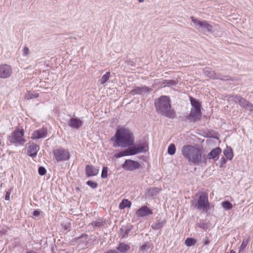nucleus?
Listing matches in <instances>:
<instances>
[{
	"label": "nucleus",
	"mask_w": 253,
	"mask_h": 253,
	"mask_svg": "<svg viewBox=\"0 0 253 253\" xmlns=\"http://www.w3.org/2000/svg\"><path fill=\"white\" fill-rule=\"evenodd\" d=\"M224 162L225 163V158H223Z\"/></svg>",
	"instance_id": "nucleus-47"
},
{
	"label": "nucleus",
	"mask_w": 253,
	"mask_h": 253,
	"mask_svg": "<svg viewBox=\"0 0 253 253\" xmlns=\"http://www.w3.org/2000/svg\"><path fill=\"white\" fill-rule=\"evenodd\" d=\"M247 246V243H245L244 241L242 243L241 246V249H244Z\"/></svg>",
	"instance_id": "nucleus-43"
},
{
	"label": "nucleus",
	"mask_w": 253,
	"mask_h": 253,
	"mask_svg": "<svg viewBox=\"0 0 253 253\" xmlns=\"http://www.w3.org/2000/svg\"><path fill=\"white\" fill-rule=\"evenodd\" d=\"M136 215L138 217H144L152 214V211L147 206L141 207L137 210L135 212Z\"/></svg>",
	"instance_id": "nucleus-13"
},
{
	"label": "nucleus",
	"mask_w": 253,
	"mask_h": 253,
	"mask_svg": "<svg viewBox=\"0 0 253 253\" xmlns=\"http://www.w3.org/2000/svg\"><path fill=\"white\" fill-rule=\"evenodd\" d=\"M38 172L41 175H43L46 173V170L44 167H40L39 168Z\"/></svg>",
	"instance_id": "nucleus-35"
},
{
	"label": "nucleus",
	"mask_w": 253,
	"mask_h": 253,
	"mask_svg": "<svg viewBox=\"0 0 253 253\" xmlns=\"http://www.w3.org/2000/svg\"><path fill=\"white\" fill-rule=\"evenodd\" d=\"M39 96L38 94L31 92L28 91L26 96V97L27 99H31L33 98H37Z\"/></svg>",
	"instance_id": "nucleus-29"
},
{
	"label": "nucleus",
	"mask_w": 253,
	"mask_h": 253,
	"mask_svg": "<svg viewBox=\"0 0 253 253\" xmlns=\"http://www.w3.org/2000/svg\"><path fill=\"white\" fill-rule=\"evenodd\" d=\"M151 91L152 89L146 86H136L130 91V93L132 95H145L149 93Z\"/></svg>",
	"instance_id": "nucleus-12"
},
{
	"label": "nucleus",
	"mask_w": 253,
	"mask_h": 253,
	"mask_svg": "<svg viewBox=\"0 0 253 253\" xmlns=\"http://www.w3.org/2000/svg\"><path fill=\"white\" fill-rule=\"evenodd\" d=\"M130 247L128 245L124 243H121L117 247V250L119 251V253H126L130 249Z\"/></svg>",
	"instance_id": "nucleus-21"
},
{
	"label": "nucleus",
	"mask_w": 253,
	"mask_h": 253,
	"mask_svg": "<svg viewBox=\"0 0 253 253\" xmlns=\"http://www.w3.org/2000/svg\"><path fill=\"white\" fill-rule=\"evenodd\" d=\"M61 226L64 228L65 230L70 231L71 226L70 222H62Z\"/></svg>",
	"instance_id": "nucleus-31"
},
{
	"label": "nucleus",
	"mask_w": 253,
	"mask_h": 253,
	"mask_svg": "<svg viewBox=\"0 0 253 253\" xmlns=\"http://www.w3.org/2000/svg\"><path fill=\"white\" fill-rule=\"evenodd\" d=\"M134 140L133 134L129 129L123 126L118 127L115 135L111 138V141L114 142L113 146L115 147L131 146Z\"/></svg>",
	"instance_id": "nucleus-1"
},
{
	"label": "nucleus",
	"mask_w": 253,
	"mask_h": 253,
	"mask_svg": "<svg viewBox=\"0 0 253 253\" xmlns=\"http://www.w3.org/2000/svg\"><path fill=\"white\" fill-rule=\"evenodd\" d=\"M222 207L226 210H231L233 208L232 204L229 201H224L221 203Z\"/></svg>",
	"instance_id": "nucleus-27"
},
{
	"label": "nucleus",
	"mask_w": 253,
	"mask_h": 253,
	"mask_svg": "<svg viewBox=\"0 0 253 253\" xmlns=\"http://www.w3.org/2000/svg\"><path fill=\"white\" fill-rule=\"evenodd\" d=\"M102 222H91L89 225H91L93 227H99L102 225Z\"/></svg>",
	"instance_id": "nucleus-39"
},
{
	"label": "nucleus",
	"mask_w": 253,
	"mask_h": 253,
	"mask_svg": "<svg viewBox=\"0 0 253 253\" xmlns=\"http://www.w3.org/2000/svg\"><path fill=\"white\" fill-rule=\"evenodd\" d=\"M148 149V147L146 144L142 146H134L133 147L121 151L115 155L117 158H120L123 156L128 155H133L137 153L146 152Z\"/></svg>",
	"instance_id": "nucleus-5"
},
{
	"label": "nucleus",
	"mask_w": 253,
	"mask_h": 253,
	"mask_svg": "<svg viewBox=\"0 0 253 253\" xmlns=\"http://www.w3.org/2000/svg\"><path fill=\"white\" fill-rule=\"evenodd\" d=\"M99 172V169L92 165H87L85 167V174L87 177L96 175Z\"/></svg>",
	"instance_id": "nucleus-15"
},
{
	"label": "nucleus",
	"mask_w": 253,
	"mask_h": 253,
	"mask_svg": "<svg viewBox=\"0 0 253 253\" xmlns=\"http://www.w3.org/2000/svg\"><path fill=\"white\" fill-rule=\"evenodd\" d=\"M83 122L78 118H71L68 122V125L72 128L78 129L82 126Z\"/></svg>",
	"instance_id": "nucleus-16"
},
{
	"label": "nucleus",
	"mask_w": 253,
	"mask_h": 253,
	"mask_svg": "<svg viewBox=\"0 0 253 253\" xmlns=\"http://www.w3.org/2000/svg\"><path fill=\"white\" fill-rule=\"evenodd\" d=\"M196 207L199 210H202L203 211H207L209 204L208 197L206 194H202L200 195Z\"/></svg>",
	"instance_id": "nucleus-8"
},
{
	"label": "nucleus",
	"mask_w": 253,
	"mask_h": 253,
	"mask_svg": "<svg viewBox=\"0 0 253 253\" xmlns=\"http://www.w3.org/2000/svg\"><path fill=\"white\" fill-rule=\"evenodd\" d=\"M39 150V146L36 144L32 143L29 146L27 153L28 155L34 158L37 156Z\"/></svg>",
	"instance_id": "nucleus-17"
},
{
	"label": "nucleus",
	"mask_w": 253,
	"mask_h": 253,
	"mask_svg": "<svg viewBox=\"0 0 253 253\" xmlns=\"http://www.w3.org/2000/svg\"><path fill=\"white\" fill-rule=\"evenodd\" d=\"M108 168L106 167H104L102 169L101 177L103 178H107V177Z\"/></svg>",
	"instance_id": "nucleus-34"
},
{
	"label": "nucleus",
	"mask_w": 253,
	"mask_h": 253,
	"mask_svg": "<svg viewBox=\"0 0 253 253\" xmlns=\"http://www.w3.org/2000/svg\"><path fill=\"white\" fill-rule=\"evenodd\" d=\"M30 54V50L28 47H24L23 50V55L27 56Z\"/></svg>",
	"instance_id": "nucleus-38"
},
{
	"label": "nucleus",
	"mask_w": 253,
	"mask_h": 253,
	"mask_svg": "<svg viewBox=\"0 0 253 253\" xmlns=\"http://www.w3.org/2000/svg\"><path fill=\"white\" fill-rule=\"evenodd\" d=\"M24 130L17 129L12 132L8 137V140L12 143H17L19 145H23L26 142V140L23 138L24 135Z\"/></svg>",
	"instance_id": "nucleus-6"
},
{
	"label": "nucleus",
	"mask_w": 253,
	"mask_h": 253,
	"mask_svg": "<svg viewBox=\"0 0 253 253\" xmlns=\"http://www.w3.org/2000/svg\"><path fill=\"white\" fill-rule=\"evenodd\" d=\"M232 98L233 100L236 103H238L241 107L250 111H253V104L244 98L237 95L233 96Z\"/></svg>",
	"instance_id": "nucleus-9"
},
{
	"label": "nucleus",
	"mask_w": 253,
	"mask_h": 253,
	"mask_svg": "<svg viewBox=\"0 0 253 253\" xmlns=\"http://www.w3.org/2000/svg\"><path fill=\"white\" fill-rule=\"evenodd\" d=\"M225 156L227 159L231 160L233 158V152L231 148L227 147L223 151Z\"/></svg>",
	"instance_id": "nucleus-25"
},
{
	"label": "nucleus",
	"mask_w": 253,
	"mask_h": 253,
	"mask_svg": "<svg viewBox=\"0 0 253 253\" xmlns=\"http://www.w3.org/2000/svg\"><path fill=\"white\" fill-rule=\"evenodd\" d=\"M210 243V241L208 239H207V240L205 242L204 245H208Z\"/></svg>",
	"instance_id": "nucleus-44"
},
{
	"label": "nucleus",
	"mask_w": 253,
	"mask_h": 253,
	"mask_svg": "<svg viewBox=\"0 0 253 253\" xmlns=\"http://www.w3.org/2000/svg\"><path fill=\"white\" fill-rule=\"evenodd\" d=\"M190 101L192 106V109H201V105L199 102L196 99L191 97Z\"/></svg>",
	"instance_id": "nucleus-26"
},
{
	"label": "nucleus",
	"mask_w": 253,
	"mask_h": 253,
	"mask_svg": "<svg viewBox=\"0 0 253 253\" xmlns=\"http://www.w3.org/2000/svg\"><path fill=\"white\" fill-rule=\"evenodd\" d=\"M47 134V130L44 128L35 130L33 132L31 139L35 140L45 137Z\"/></svg>",
	"instance_id": "nucleus-14"
},
{
	"label": "nucleus",
	"mask_w": 253,
	"mask_h": 253,
	"mask_svg": "<svg viewBox=\"0 0 253 253\" xmlns=\"http://www.w3.org/2000/svg\"><path fill=\"white\" fill-rule=\"evenodd\" d=\"M168 153L170 155L174 154V144H171L169 147Z\"/></svg>",
	"instance_id": "nucleus-36"
},
{
	"label": "nucleus",
	"mask_w": 253,
	"mask_h": 253,
	"mask_svg": "<svg viewBox=\"0 0 253 253\" xmlns=\"http://www.w3.org/2000/svg\"><path fill=\"white\" fill-rule=\"evenodd\" d=\"M86 184L93 189H95L97 186V183L91 180H88L86 182Z\"/></svg>",
	"instance_id": "nucleus-32"
},
{
	"label": "nucleus",
	"mask_w": 253,
	"mask_h": 253,
	"mask_svg": "<svg viewBox=\"0 0 253 253\" xmlns=\"http://www.w3.org/2000/svg\"><path fill=\"white\" fill-rule=\"evenodd\" d=\"M190 18L193 24V26L196 29L201 30L204 33L207 34L211 33L213 32V26L208 21L205 20H200L193 16L191 17Z\"/></svg>",
	"instance_id": "nucleus-4"
},
{
	"label": "nucleus",
	"mask_w": 253,
	"mask_h": 253,
	"mask_svg": "<svg viewBox=\"0 0 253 253\" xmlns=\"http://www.w3.org/2000/svg\"><path fill=\"white\" fill-rule=\"evenodd\" d=\"M196 239L191 238H188L185 240V244L187 246L190 247V246H193L196 243Z\"/></svg>",
	"instance_id": "nucleus-28"
},
{
	"label": "nucleus",
	"mask_w": 253,
	"mask_h": 253,
	"mask_svg": "<svg viewBox=\"0 0 253 253\" xmlns=\"http://www.w3.org/2000/svg\"><path fill=\"white\" fill-rule=\"evenodd\" d=\"M221 150L220 148L217 147L212 149L211 152L208 155V158L209 159H212L217 160L219 158V155L221 153Z\"/></svg>",
	"instance_id": "nucleus-18"
},
{
	"label": "nucleus",
	"mask_w": 253,
	"mask_h": 253,
	"mask_svg": "<svg viewBox=\"0 0 253 253\" xmlns=\"http://www.w3.org/2000/svg\"><path fill=\"white\" fill-rule=\"evenodd\" d=\"M150 193L152 195L156 194L159 192V189L157 188H153L150 190Z\"/></svg>",
	"instance_id": "nucleus-41"
},
{
	"label": "nucleus",
	"mask_w": 253,
	"mask_h": 253,
	"mask_svg": "<svg viewBox=\"0 0 253 253\" xmlns=\"http://www.w3.org/2000/svg\"><path fill=\"white\" fill-rule=\"evenodd\" d=\"M201 115V109H191L189 119L192 121H196Z\"/></svg>",
	"instance_id": "nucleus-19"
},
{
	"label": "nucleus",
	"mask_w": 253,
	"mask_h": 253,
	"mask_svg": "<svg viewBox=\"0 0 253 253\" xmlns=\"http://www.w3.org/2000/svg\"><path fill=\"white\" fill-rule=\"evenodd\" d=\"M164 223V222H154L153 224L151 225V227L155 230L159 229L163 226Z\"/></svg>",
	"instance_id": "nucleus-30"
},
{
	"label": "nucleus",
	"mask_w": 253,
	"mask_h": 253,
	"mask_svg": "<svg viewBox=\"0 0 253 253\" xmlns=\"http://www.w3.org/2000/svg\"><path fill=\"white\" fill-rule=\"evenodd\" d=\"M140 164L137 162L131 160H126L125 163L122 165V168L126 170L132 171L140 167Z\"/></svg>",
	"instance_id": "nucleus-10"
},
{
	"label": "nucleus",
	"mask_w": 253,
	"mask_h": 253,
	"mask_svg": "<svg viewBox=\"0 0 253 253\" xmlns=\"http://www.w3.org/2000/svg\"><path fill=\"white\" fill-rule=\"evenodd\" d=\"M12 73L11 67L7 64L0 65V78L6 79L9 78Z\"/></svg>",
	"instance_id": "nucleus-11"
},
{
	"label": "nucleus",
	"mask_w": 253,
	"mask_h": 253,
	"mask_svg": "<svg viewBox=\"0 0 253 253\" xmlns=\"http://www.w3.org/2000/svg\"><path fill=\"white\" fill-rule=\"evenodd\" d=\"M144 0H138V1H139V2H143V1H144Z\"/></svg>",
	"instance_id": "nucleus-46"
},
{
	"label": "nucleus",
	"mask_w": 253,
	"mask_h": 253,
	"mask_svg": "<svg viewBox=\"0 0 253 253\" xmlns=\"http://www.w3.org/2000/svg\"><path fill=\"white\" fill-rule=\"evenodd\" d=\"M197 227H200L201 228L206 229L208 227V225L205 222H198L197 224Z\"/></svg>",
	"instance_id": "nucleus-33"
},
{
	"label": "nucleus",
	"mask_w": 253,
	"mask_h": 253,
	"mask_svg": "<svg viewBox=\"0 0 253 253\" xmlns=\"http://www.w3.org/2000/svg\"><path fill=\"white\" fill-rule=\"evenodd\" d=\"M110 72H107L105 74L103 75L101 78L98 80V84H104L110 78Z\"/></svg>",
	"instance_id": "nucleus-24"
},
{
	"label": "nucleus",
	"mask_w": 253,
	"mask_h": 253,
	"mask_svg": "<svg viewBox=\"0 0 253 253\" xmlns=\"http://www.w3.org/2000/svg\"><path fill=\"white\" fill-rule=\"evenodd\" d=\"M171 101L168 96L163 95L155 100L154 105L158 114L171 118L173 116Z\"/></svg>",
	"instance_id": "nucleus-2"
},
{
	"label": "nucleus",
	"mask_w": 253,
	"mask_h": 253,
	"mask_svg": "<svg viewBox=\"0 0 253 253\" xmlns=\"http://www.w3.org/2000/svg\"><path fill=\"white\" fill-rule=\"evenodd\" d=\"M11 191H12V189H9L7 191L6 194H5V199L6 201L9 200L10 195L11 194Z\"/></svg>",
	"instance_id": "nucleus-40"
},
{
	"label": "nucleus",
	"mask_w": 253,
	"mask_h": 253,
	"mask_svg": "<svg viewBox=\"0 0 253 253\" xmlns=\"http://www.w3.org/2000/svg\"><path fill=\"white\" fill-rule=\"evenodd\" d=\"M132 225L127 224V225L126 226H122V228H121V231L122 232V238H126L128 236V233L130 231V230L132 228Z\"/></svg>",
	"instance_id": "nucleus-20"
},
{
	"label": "nucleus",
	"mask_w": 253,
	"mask_h": 253,
	"mask_svg": "<svg viewBox=\"0 0 253 253\" xmlns=\"http://www.w3.org/2000/svg\"><path fill=\"white\" fill-rule=\"evenodd\" d=\"M40 213H41V211L40 210H35L33 212V215L36 217L39 216L40 215Z\"/></svg>",
	"instance_id": "nucleus-42"
},
{
	"label": "nucleus",
	"mask_w": 253,
	"mask_h": 253,
	"mask_svg": "<svg viewBox=\"0 0 253 253\" xmlns=\"http://www.w3.org/2000/svg\"><path fill=\"white\" fill-rule=\"evenodd\" d=\"M182 153L189 163L194 164H199L204 158L201 150L191 145L184 146L182 149Z\"/></svg>",
	"instance_id": "nucleus-3"
},
{
	"label": "nucleus",
	"mask_w": 253,
	"mask_h": 253,
	"mask_svg": "<svg viewBox=\"0 0 253 253\" xmlns=\"http://www.w3.org/2000/svg\"><path fill=\"white\" fill-rule=\"evenodd\" d=\"M205 75L210 78L216 79L217 78L215 72L210 68H206L204 70Z\"/></svg>",
	"instance_id": "nucleus-23"
},
{
	"label": "nucleus",
	"mask_w": 253,
	"mask_h": 253,
	"mask_svg": "<svg viewBox=\"0 0 253 253\" xmlns=\"http://www.w3.org/2000/svg\"><path fill=\"white\" fill-rule=\"evenodd\" d=\"M54 157L57 161H65L70 158L69 152L64 148H60L53 152Z\"/></svg>",
	"instance_id": "nucleus-7"
},
{
	"label": "nucleus",
	"mask_w": 253,
	"mask_h": 253,
	"mask_svg": "<svg viewBox=\"0 0 253 253\" xmlns=\"http://www.w3.org/2000/svg\"><path fill=\"white\" fill-rule=\"evenodd\" d=\"M26 253H36L34 251H30V252H27Z\"/></svg>",
	"instance_id": "nucleus-45"
},
{
	"label": "nucleus",
	"mask_w": 253,
	"mask_h": 253,
	"mask_svg": "<svg viewBox=\"0 0 253 253\" xmlns=\"http://www.w3.org/2000/svg\"><path fill=\"white\" fill-rule=\"evenodd\" d=\"M131 203L127 199H123L119 205V209L120 210H124L126 208H130Z\"/></svg>",
	"instance_id": "nucleus-22"
},
{
	"label": "nucleus",
	"mask_w": 253,
	"mask_h": 253,
	"mask_svg": "<svg viewBox=\"0 0 253 253\" xmlns=\"http://www.w3.org/2000/svg\"><path fill=\"white\" fill-rule=\"evenodd\" d=\"M150 248V246L146 243H145L144 245L141 246L139 247L140 251H147Z\"/></svg>",
	"instance_id": "nucleus-37"
}]
</instances>
